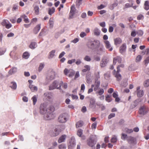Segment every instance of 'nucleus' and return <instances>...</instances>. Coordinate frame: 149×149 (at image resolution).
<instances>
[{
    "mask_svg": "<svg viewBox=\"0 0 149 149\" xmlns=\"http://www.w3.org/2000/svg\"><path fill=\"white\" fill-rule=\"evenodd\" d=\"M44 66L45 64L44 63H41L40 64L38 68V71L39 72L42 70V69L44 68Z\"/></svg>",
    "mask_w": 149,
    "mask_h": 149,
    "instance_id": "58836bf2",
    "label": "nucleus"
},
{
    "mask_svg": "<svg viewBox=\"0 0 149 149\" xmlns=\"http://www.w3.org/2000/svg\"><path fill=\"white\" fill-rule=\"evenodd\" d=\"M76 60L75 59H72L71 60H69L68 61V64H71L72 63H74L75 62Z\"/></svg>",
    "mask_w": 149,
    "mask_h": 149,
    "instance_id": "6e6d98bb",
    "label": "nucleus"
},
{
    "mask_svg": "<svg viewBox=\"0 0 149 149\" xmlns=\"http://www.w3.org/2000/svg\"><path fill=\"white\" fill-rule=\"evenodd\" d=\"M144 86L146 87H148L149 86V79H148L144 82Z\"/></svg>",
    "mask_w": 149,
    "mask_h": 149,
    "instance_id": "de8ad7c7",
    "label": "nucleus"
},
{
    "mask_svg": "<svg viewBox=\"0 0 149 149\" xmlns=\"http://www.w3.org/2000/svg\"><path fill=\"white\" fill-rule=\"evenodd\" d=\"M104 93V90L102 88H100L98 91L96 92V94H98L99 95H102Z\"/></svg>",
    "mask_w": 149,
    "mask_h": 149,
    "instance_id": "e433bc0d",
    "label": "nucleus"
},
{
    "mask_svg": "<svg viewBox=\"0 0 149 149\" xmlns=\"http://www.w3.org/2000/svg\"><path fill=\"white\" fill-rule=\"evenodd\" d=\"M117 141V139L115 136H114L113 137H112L111 139V142L112 143H115Z\"/></svg>",
    "mask_w": 149,
    "mask_h": 149,
    "instance_id": "3c124183",
    "label": "nucleus"
},
{
    "mask_svg": "<svg viewBox=\"0 0 149 149\" xmlns=\"http://www.w3.org/2000/svg\"><path fill=\"white\" fill-rule=\"evenodd\" d=\"M36 43L35 42H32L30 44L29 47L31 49H34L36 47Z\"/></svg>",
    "mask_w": 149,
    "mask_h": 149,
    "instance_id": "2f4dec72",
    "label": "nucleus"
},
{
    "mask_svg": "<svg viewBox=\"0 0 149 149\" xmlns=\"http://www.w3.org/2000/svg\"><path fill=\"white\" fill-rule=\"evenodd\" d=\"M83 133V131L81 129H79L77 132V134L79 137H81Z\"/></svg>",
    "mask_w": 149,
    "mask_h": 149,
    "instance_id": "8fccbe9b",
    "label": "nucleus"
},
{
    "mask_svg": "<svg viewBox=\"0 0 149 149\" xmlns=\"http://www.w3.org/2000/svg\"><path fill=\"white\" fill-rule=\"evenodd\" d=\"M10 87L12 89L15 90L16 89L17 86L16 83L14 82H12L11 83Z\"/></svg>",
    "mask_w": 149,
    "mask_h": 149,
    "instance_id": "bb28decb",
    "label": "nucleus"
},
{
    "mask_svg": "<svg viewBox=\"0 0 149 149\" xmlns=\"http://www.w3.org/2000/svg\"><path fill=\"white\" fill-rule=\"evenodd\" d=\"M29 56V54L28 52H25L24 53L23 55V57L25 59L28 58Z\"/></svg>",
    "mask_w": 149,
    "mask_h": 149,
    "instance_id": "37998d69",
    "label": "nucleus"
},
{
    "mask_svg": "<svg viewBox=\"0 0 149 149\" xmlns=\"http://www.w3.org/2000/svg\"><path fill=\"white\" fill-rule=\"evenodd\" d=\"M8 21L6 20H3L1 23V24L3 26H5L7 24V22Z\"/></svg>",
    "mask_w": 149,
    "mask_h": 149,
    "instance_id": "0e129e2a",
    "label": "nucleus"
},
{
    "mask_svg": "<svg viewBox=\"0 0 149 149\" xmlns=\"http://www.w3.org/2000/svg\"><path fill=\"white\" fill-rule=\"evenodd\" d=\"M104 76L105 78L106 79H108L110 77V73L109 72H107L104 74Z\"/></svg>",
    "mask_w": 149,
    "mask_h": 149,
    "instance_id": "c03bdc74",
    "label": "nucleus"
},
{
    "mask_svg": "<svg viewBox=\"0 0 149 149\" xmlns=\"http://www.w3.org/2000/svg\"><path fill=\"white\" fill-rule=\"evenodd\" d=\"M83 125V122L81 120H80L76 123V127L78 128L82 127Z\"/></svg>",
    "mask_w": 149,
    "mask_h": 149,
    "instance_id": "c85d7f7f",
    "label": "nucleus"
},
{
    "mask_svg": "<svg viewBox=\"0 0 149 149\" xmlns=\"http://www.w3.org/2000/svg\"><path fill=\"white\" fill-rule=\"evenodd\" d=\"M138 97H141L143 95V90L139 91L137 92V94Z\"/></svg>",
    "mask_w": 149,
    "mask_h": 149,
    "instance_id": "ea45409f",
    "label": "nucleus"
},
{
    "mask_svg": "<svg viewBox=\"0 0 149 149\" xmlns=\"http://www.w3.org/2000/svg\"><path fill=\"white\" fill-rule=\"evenodd\" d=\"M105 44V46L107 49H109L110 51H111L113 50V48L111 47V45L109 42L108 40H106L104 41Z\"/></svg>",
    "mask_w": 149,
    "mask_h": 149,
    "instance_id": "ddd939ff",
    "label": "nucleus"
},
{
    "mask_svg": "<svg viewBox=\"0 0 149 149\" xmlns=\"http://www.w3.org/2000/svg\"><path fill=\"white\" fill-rule=\"evenodd\" d=\"M94 33L95 35L98 36L100 34V30L97 28H95L94 30Z\"/></svg>",
    "mask_w": 149,
    "mask_h": 149,
    "instance_id": "393cba45",
    "label": "nucleus"
},
{
    "mask_svg": "<svg viewBox=\"0 0 149 149\" xmlns=\"http://www.w3.org/2000/svg\"><path fill=\"white\" fill-rule=\"evenodd\" d=\"M34 10H35L36 14V15H38L39 13V8L38 6H35L34 8Z\"/></svg>",
    "mask_w": 149,
    "mask_h": 149,
    "instance_id": "79ce46f5",
    "label": "nucleus"
},
{
    "mask_svg": "<svg viewBox=\"0 0 149 149\" xmlns=\"http://www.w3.org/2000/svg\"><path fill=\"white\" fill-rule=\"evenodd\" d=\"M95 101V100L93 99H91L90 101V104H89V107L91 108H93L94 106Z\"/></svg>",
    "mask_w": 149,
    "mask_h": 149,
    "instance_id": "c756f323",
    "label": "nucleus"
},
{
    "mask_svg": "<svg viewBox=\"0 0 149 149\" xmlns=\"http://www.w3.org/2000/svg\"><path fill=\"white\" fill-rule=\"evenodd\" d=\"M66 148V146L64 144H61L58 146V148L59 149H64Z\"/></svg>",
    "mask_w": 149,
    "mask_h": 149,
    "instance_id": "a19ab883",
    "label": "nucleus"
},
{
    "mask_svg": "<svg viewBox=\"0 0 149 149\" xmlns=\"http://www.w3.org/2000/svg\"><path fill=\"white\" fill-rule=\"evenodd\" d=\"M126 45L123 44L120 48V52L121 53H122L126 50Z\"/></svg>",
    "mask_w": 149,
    "mask_h": 149,
    "instance_id": "4be33fe9",
    "label": "nucleus"
},
{
    "mask_svg": "<svg viewBox=\"0 0 149 149\" xmlns=\"http://www.w3.org/2000/svg\"><path fill=\"white\" fill-rule=\"evenodd\" d=\"M115 114L114 113H111L108 117V118L109 119H110L111 118L114 117L115 116Z\"/></svg>",
    "mask_w": 149,
    "mask_h": 149,
    "instance_id": "69168bd1",
    "label": "nucleus"
},
{
    "mask_svg": "<svg viewBox=\"0 0 149 149\" xmlns=\"http://www.w3.org/2000/svg\"><path fill=\"white\" fill-rule=\"evenodd\" d=\"M81 63V59L79 58L77 59L76 62H75L76 64L77 65H80Z\"/></svg>",
    "mask_w": 149,
    "mask_h": 149,
    "instance_id": "13d9d810",
    "label": "nucleus"
},
{
    "mask_svg": "<svg viewBox=\"0 0 149 149\" xmlns=\"http://www.w3.org/2000/svg\"><path fill=\"white\" fill-rule=\"evenodd\" d=\"M63 84V82L62 81H60L57 80H55L49 86V90H53L55 89H59L63 91L62 90L61 86Z\"/></svg>",
    "mask_w": 149,
    "mask_h": 149,
    "instance_id": "f03ea898",
    "label": "nucleus"
},
{
    "mask_svg": "<svg viewBox=\"0 0 149 149\" xmlns=\"http://www.w3.org/2000/svg\"><path fill=\"white\" fill-rule=\"evenodd\" d=\"M100 81L98 80L95 81V84H94V86H95V87L94 88V90L95 91H96L97 90L100 86Z\"/></svg>",
    "mask_w": 149,
    "mask_h": 149,
    "instance_id": "dca6fc26",
    "label": "nucleus"
},
{
    "mask_svg": "<svg viewBox=\"0 0 149 149\" xmlns=\"http://www.w3.org/2000/svg\"><path fill=\"white\" fill-rule=\"evenodd\" d=\"M21 17L24 19V20L25 23H28L29 22L28 19L25 15H22L21 16Z\"/></svg>",
    "mask_w": 149,
    "mask_h": 149,
    "instance_id": "cd10ccee",
    "label": "nucleus"
},
{
    "mask_svg": "<svg viewBox=\"0 0 149 149\" xmlns=\"http://www.w3.org/2000/svg\"><path fill=\"white\" fill-rule=\"evenodd\" d=\"M67 114L66 113L61 114L58 118V121L60 123H63L67 121Z\"/></svg>",
    "mask_w": 149,
    "mask_h": 149,
    "instance_id": "423d86ee",
    "label": "nucleus"
},
{
    "mask_svg": "<svg viewBox=\"0 0 149 149\" xmlns=\"http://www.w3.org/2000/svg\"><path fill=\"white\" fill-rule=\"evenodd\" d=\"M55 9L54 7H52V8H49L48 11V14L50 15H51L55 12Z\"/></svg>",
    "mask_w": 149,
    "mask_h": 149,
    "instance_id": "f704fd0d",
    "label": "nucleus"
},
{
    "mask_svg": "<svg viewBox=\"0 0 149 149\" xmlns=\"http://www.w3.org/2000/svg\"><path fill=\"white\" fill-rule=\"evenodd\" d=\"M144 6V9L145 10H148L149 9V2L148 1H145Z\"/></svg>",
    "mask_w": 149,
    "mask_h": 149,
    "instance_id": "a878e982",
    "label": "nucleus"
},
{
    "mask_svg": "<svg viewBox=\"0 0 149 149\" xmlns=\"http://www.w3.org/2000/svg\"><path fill=\"white\" fill-rule=\"evenodd\" d=\"M94 43H95V49L99 47L101 45H100V41L97 40L94 41Z\"/></svg>",
    "mask_w": 149,
    "mask_h": 149,
    "instance_id": "473e14b6",
    "label": "nucleus"
},
{
    "mask_svg": "<svg viewBox=\"0 0 149 149\" xmlns=\"http://www.w3.org/2000/svg\"><path fill=\"white\" fill-rule=\"evenodd\" d=\"M143 19V16L142 15H140L137 17V19L139 20H142Z\"/></svg>",
    "mask_w": 149,
    "mask_h": 149,
    "instance_id": "338daca9",
    "label": "nucleus"
},
{
    "mask_svg": "<svg viewBox=\"0 0 149 149\" xmlns=\"http://www.w3.org/2000/svg\"><path fill=\"white\" fill-rule=\"evenodd\" d=\"M97 142L96 139L93 136H90L87 140V143L89 146H93Z\"/></svg>",
    "mask_w": 149,
    "mask_h": 149,
    "instance_id": "7ed1b4c3",
    "label": "nucleus"
},
{
    "mask_svg": "<svg viewBox=\"0 0 149 149\" xmlns=\"http://www.w3.org/2000/svg\"><path fill=\"white\" fill-rule=\"evenodd\" d=\"M115 45H116L120 44L122 42L121 39L119 38L115 39L114 40Z\"/></svg>",
    "mask_w": 149,
    "mask_h": 149,
    "instance_id": "5701e85b",
    "label": "nucleus"
},
{
    "mask_svg": "<svg viewBox=\"0 0 149 149\" xmlns=\"http://www.w3.org/2000/svg\"><path fill=\"white\" fill-rule=\"evenodd\" d=\"M70 144L68 146L69 149H73V148L75 147L76 145L75 140L74 138H71Z\"/></svg>",
    "mask_w": 149,
    "mask_h": 149,
    "instance_id": "1a4fd4ad",
    "label": "nucleus"
},
{
    "mask_svg": "<svg viewBox=\"0 0 149 149\" xmlns=\"http://www.w3.org/2000/svg\"><path fill=\"white\" fill-rule=\"evenodd\" d=\"M118 5V3L116 2H115L113 4L109 6V8L110 10H113L115 7L116 6Z\"/></svg>",
    "mask_w": 149,
    "mask_h": 149,
    "instance_id": "72a5a7b5",
    "label": "nucleus"
},
{
    "mask_svg": "<svg viewBox=\"0 0 149 149\" xmlns=\"http://www.w3.org/2000/svg\"><path fill=\"white\" fill-rule=\"evenodd\" d=\"M49 23L50 25V27H52L53 26L54 22L53 21L50 19L49 20Z\"/></svg>",
    "mask_w": 149,
    "mask_h": 149,
    "instance_id": "e2e57ef3",
    "label": "nucleus"
},
{
    "mask_svg": "<svg viewBox=\"0 0 149 149\" xmlns=\"http://www.w3.org/2000/svg\"><path fill=\"white\" fill-rule=\"evenodd\" d=\"M55 72L53 71H51L48 72L46 77L47 80L49 81L55 79Z\"/></svg>",
    "mask_w": 149,
    "mask_h": 149,
    "instance_id": "39448f33",
    "label": "nucleus"
},
{
    "mask_svg": "<svg viewBox=\"0 0 149 149\" xmlns=\"http://www.w3.org/2000/svg\"><path fill=\"white\" fill-rule=\"evenodd\" d=\"M66 137L65 135L63 134L61 136L58 140V142L60 143L65 141Z\"/></svg>",
    "mask_w": 149,
    "mask_h": 149,
    "instance_id": "6ab92c4d",
    "label": "nucleus"
},
{
    "mask_svg": "<svg viewBox=\"0 0 149 149\" xmlns=\"http://www.w3.org/2000/svg\"><path fill=\"white\" fill-rule=\"evenodd\" d=\"M85 69L82 70V72H86L90 70V67L88 65H86L84 66Z\"/></svg>",
    "mask_w": 149,
    "mask_h": 149,
    "instance_id": "4c0bfd02",
    "label": "nucleus"
},
{
    "mask_svg": "<svg viewBox=\"0 0 149 149\" xmlns=\"http://www.w3.org/2000/svg\"><path fill=\"white\" fill-rule=\"evenodd\" d=\"M77 10L74 5H72L71 7L70 11L69 14V17L70 19H72L77 13Z\"/></svg>",
    "mask_w": 149,
    "mask_h": 149,
    "instance_id": "0eeeda50",
    "label": "nucleus"
},
{
    "mask_svg": "<svg viewBox=\"0 0 149 149\" xmlns=\"http://www.w3.org/2000/svg\"><path fill=\"white\" fill-rule=\"evenodd\" d=\"M32 99L33 101V104L35 105L37 101V98L36 95H34L32 97Z\"/></svg>",
    "mask_w": 149,
    "mask_h": 149,
    "instance_id": "a18cd8bd",
    "label": "nucleus"
},
{
    "mask_svg": "<svg viewBox=\"0 0 149 149\" xmlns=\"http://www.w3.org/2000/svg\"><path fill=\"white\" fill-rule=\"evenodd\" d=\"M133 130L132 129H130L128 128H126L125 129V131L126 133L130 134L133 132Z\"/></svg>",
    "mask_w": 149,
    "mask_h": 149,
    "instance_id": "603ef678",
    "label": "nucleus"
},
{
    "mask_svg": "<svg viewBox=\"0 0 149 149\" xmlns=\"http://www.w3.org/2000/svg\"><path fill=\"white\" fill-rule=\"evenodd\" d=\"M17 71V68L16 67H13L8 72L10 75H12L16 73Z\"/></svg>",
    "mask_w": 149,
    "mask_h": 149,
    "instance_id": "412c9836",
    "label": "nucleus"
},
{
    "mask_svg": "<svg viewBox=\"0 0 149 149\" xmlns=\"http://www.w3.org/2000/svg\"><path fill=\"white\" fill-rule=\"evenodd\" d=\"M118 62L119 63H120L121 62V58L119 56H117L113 58V65H115L116 63V62Z\"/></svg>",
    "mask_w": 149,
    "mask_h": 149,
    "instance_id": "2eb2a0df",
    "label": "nucleus"
},
{
    "mask_svg": "<svg viewBox=\"0 0 149 149\" xmlns=\"http://www.w3.org/2000/svg\"><path fill=\"white\" fill-rule=\"evenodd\" d=\"M87 46L89 48L91 49L93 48L95 46V43H94V42H89L87 44Z\"/></svg>",
    "mask_w": 149,
    "mask_h": 149,
    "instance_id": "7c9ffc66",
    "label": "nucleus"
},
{
    "mask_svg": "<svg viewBox=\"0 0 149 149\" xmlns=\"http://www.w3.org/2000/svg\"><path fill=\"white\" fill-rule=\"evenodd\" d=\"M124 67V65L123 64H121L118 65L117 67V72H119L120 71V67L123 68Z\"/></svg>",
    "mask_w": 149,
    "mask_h": 149,
    "instance_id": "5fc2aeb1",
    "label": "nucleus"
},
{
    "mask_svg": "<svg viewBox=\"0 0 149 149\" xmlns=\"http://www.w3.org/2000/svg\"><path fill=\"white\" fill-rule=\"evenodd\" d=\"M139 113L142 116H143L146 114L147 111L146 110V107L144 106L141 107L139 109Z\"/></svg>",
    "mask_w": 149,
    "mask_h": 149,
    "instance_id": "f8f14e48",
    "label": "nucleus"
},
{
    "mask_svg": "<svg viewBox=\"0 0 149 149\" xmlns=\"http://www.w3.org/2000/svg\"><path fill=\"white\" fill-rule=\"evenodd\" d=\"M56 50H53L50 51L49 53V54L48 57L49 59H51L53 58L55 56V53Z\"/></svg>",
    "mask_w": 149,
    "mask_h": 149,
    "instance_id": "aec40b11",
    "label": "nucleus"
},
{
    "mask_svg": "<svg viewBox=\"0 0 149 149\" xmlns=\"http://www.w3.org/2000/svg\"><path fill=\"white\" fill-rule=\"evenodd\" d=\"M94 87V85L92 84L91 86V88L89 89L88 91V93H90L93 91V88Z\"/></svg>",
    "mask_w": 149,
    "mask_h": 149,
    "instance_id": "bf43d9fd",
    "label": "nucleus"
},
{
    "mask_svg": "<svg viewBox=\"0 0 149 149\" xmlns=\"http://www.w3.org/2000/svg\"><path fill=\"white\" fill-rule=\"evenodd\" d=\"M59 127V128L60 131L61 132L62 130H63V129H65V127L64 125H58L57 126H56V127Z\"/></svg>",
    "mask_w": 149,
    "mask_h": 149,
    "instance_id": "49530a36",
    "label": "nucleus"
},
{
    "mask_svg": "<svg viewBox=\"0 0 149 149\" xmlns=\"http://www.w3.org/2000/svg\"><path fill=\"white\" fill-rule=\"evenodd\" d=\"M45 35V32L42 29L41 30V32L39 34V36H41Z\"/></svg>",
    "mask_w": 149,
    "mask_h": 149,
    "instance_id": "864d4df0",
    "label": "nucleus"
},
{
    "mask_svg": "<svg viewBox=\"0 0 149 149\" xmlns=\"http://www.w3.org/2000/svg\"><path fill=\"white\" fill-rule=\"evenodd\" d=\"M127 135L124 134H122V136H121V138L122 139L125 140L126 139H127Z\"/></svg>",
    "mask_w": 149,
    "mask_h": 149,
    "instance_id": "4d7b16f0",
    "label": "nucleus"
},
{
    "mask_svg": "<svg viewBox=\"0 0 149 149\" xmlns=\"http://www.w3.org/2000/svg\"><path fill=\"white\" fill-rule=\"evenodd\" d=\"M84 60L86 61L89 62L91 61V59L89 56H86L84 58Z\"/></svg>",
    "mask_w": 149,
    "mask_h": 149,
    "instance_id": "09e8293b",
    "label": "nucleus"
},
{
    "mask_svg": "<svg viewBox=\"0 0 149 149\" xmlns=\"http://www.w3.org/2000/svg\"><path fill=\"white\" fill-rule=\"evenodd\" d=\"M75 71L72 70H68L67 68H65L64 70V73L65 75H67L68 73H69L68 76L69 77H72L75 74Z\"/></svg>",
    "mask_w": 149,
    "mask_h": 149,
    "instance_id": "6e6552de",
    "label": "nucleus"
},
{
    "mask_svg": "<svg viewBox=\"0 0 149 149\" xmlns=\"http://www.w3.org/2000/svg\"><path fill=\"white\" fill-rule=\"evenodd\" d=\"M58 127H56L54 130V132L51 134V136H56L58 135L61 132L59 128Z\"/></svg>",
    "mask_w": 149,
    "mask_h": 149,
    "instance_id": "4468645a",
    "label": "nucleus"
},
{
    "mask_svg": "<svg viewBox=\"0 0 149 149\" xmlns=\"http://www.w3.org/2000/svg\"><path fill=\"white\" fill-rule=\"evenodd\" d=\"M54 109L52 106H48V104L45 103L40 105V113L42 114H44V118L46 120L51 119L54 117L53 114V112Z\"/></svg>",
    "mask_w": 149,
    "mask_h": 149,
    "instance_id": "f257e3e1",
    "label": "nucleus"
},
{
    "mask_svg": "<svg viewBox=\"0 0 149 149\" xmlns=\"http://www.w3.org/2000/svg\"><path fill=\"white\" fill-rule=\"evenodd\" d=\"M149 63V56L147 57L145 60V63L146 66L147 64Z\"/></svg>",
    "mask_w": 149,
    "mask_h": 149,
    "instance_id": "774afa93",
    "label": "nucleus"
},
{
    "mask_svg": "<svg viewBox=\"0 0 149 149\" xmlns=\"http://www.w3.org/2000/svg\"><path fill=\"white\" fill-rule=\"evenodd\" d=\"M115 77L118 81H119L121 80V76L120 74L119 73V72H116Z\"/></svg>",
    "mask_w": 149,
    "mask_h": 149,
    "instance_id": "c9c22d12",
    "label": "nucleus"
},
{
    "mask_svg": "<svg viewBox=\"0 0 149 149\" xmlns=\"http://www.w3.org/2000/svg\"><path fill=\"white\" fill-rule=\"evenodd\" d=\"M95 52L97 54L101 55L105 53V49L103 45H101L99 47L95 49Z\"/></svg>",
    "mask_w": 149,
    "mask_h": 149,
    "instance_id": "20e7f679",
    "label": "nucleus"
},
{
    "mask_svg": "<svg viewBox=\"0 0 149 149\" xmlns=\"http://www.w3.org/2000/svg\"><path fill=\"white\" fill-rule=\"evenodd\" d=\"M127 141L129 143L132 144H135L136 143V140L134 137L131 136L127 137Z\"/></svg>",
    "mask_w": 149,
    "mask_h": 149,
    "instance_id": "9d476101",
    "label": "nucleus"
},
{
    "mask_svg": "<svg viewBox=\"0 0 149 149\" xmlns=\"http://www.w3.org/2000/svg\"><path fill=\"white\" fill-rule=\"evenodd\" d=\"M86 36V34L85 32H81L80 34V36L81 38H84Z\"/></svg>",
    "mask_w": 149,
    "mask_h": 149,
    "instance_id": "052dcab7",
    "label": "nucleus"
},
{
    "mask_svg": "<svg viewBox=\"0 0 149 149\" xmlns=\"http://www.w3.org/2000/svg\"><path fill=\"white\" fill-rule=\"evenodd\" d=\"M107 63V60L106 59H102L100 62V66L102 68L105 67Z\"/></svg>",
    "mask_w": 149,
    "mask_h": 149,
    "instance_id": "a211bd4d",
    "label": "nucleus"
},
{
    "mask_svg": "<svg viewBox=\"0 0 149 149\" xmlns=\"http://www.w3.org/2000/svg\"><path fill=\"white\" fill-rule=\"evenodd\" d=\"M142 57L140 55H139L136 57V61L137 62H139L141 59Z\"/></svg>",
    "mask_w": 149,
    "mask_h": 149,
    "instance_id": "680f3d73",
    "label": "nucleus"
},
{
    "mask_svg": "<svg viewBox=\"0 0 149 149\" xmlns=\"http://www.w3.org/2000/svg\"><path fill=\"white\" fill-rule=\"evenodd\" d=\"M40 24H38L34 28L33 30V32L34 34H36L38 33L40 29Z\"/></svg>",
    "mask_w": 149,
    "mask_h": 149,
    "instance_id": "f3484780",
    "label": "nucleus"
},
{
    "mask_svg": "<svg viewBox=\"0 0 149 149\" xmlns=\"http://www.w3.org/2000/svg\"><path fill=\"white\" fill-rule=\"evenodd\" d=\"M45 98H46L47 100H49L52 99L53 98V95L52 93L50 92H46L44 94Z\"/></svg>",
    "mask_w": 149,
    "mask_h": 149,
    "instance_id": "9b49d317",
    "label": "nucleus"
},
{
    "mask_svg": "<svg viewBox=\"0 0 149 149\" xmlns=\"http://www.w3.org/2000/svg\"><path fill=\"white\" fill-rule=\"evenodd\" d=\"M29 87L32 92H33L37 91V87L36 86H33V85L31 84H30L29 85Z\"/></svg>",
    "mask_w": 149,
    "mask_h": 149,
    "instance_id": "b1692460",
    "label": "nucleus"
}]
</instances>
